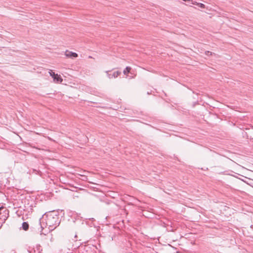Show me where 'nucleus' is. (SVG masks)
I'll return each instance as SVG.
<instances>
[{
  "label": "nucleus",
  "instance_id": "nucleus-5",
  "mask_svg": "<svg viewBox=\"0 0 253 253\" xmlns=\"http://www.w3.org/2000/svg\"><path fill=\"white\" fill-rule=\"evenodd\" d=\"M131 68L129 67H126L124 70V73L125 75H127L130 71Z\"/></svg>",
  "mask_w": 253,
  "mask_h": 253
},
{
  "label": "nucleus",
  "instance_id": "nucleus-11",
  "mask_svg": "<svg viewBox=\"0 0 253 253\" xmlns=\"http://www.w3.org/2000/svg\"><path fill=\"white\" fill-rule=\"evenodd\" d=\"M106 72L107 73L108 77H109V78L111 79L113 77H112V75L109 74V71H107Z\"/></svg>",
  "mask_w": 253,
  "mask_h": 253
},
{
  "label": "nucleus",
  "instance_id": "nucleus-9",
  "mask_svg": "<svg viewBox=\"0 0 253 253\" xmlns=\"http://www.w3.org/2000/svg\"><path fill=\"white\" fill-rule=\"evenodd\" d=\"M205 53L207 55L209 56L210 55H212V52L210 51H206Z\"/></svg>",
  "mask_w": 253,
  "mask_h": 253
},
{
  "label": "nucleus",
  "instance_id": "nucleus-12",
  "mask_svg": "<svg viewBox=\"0 0 253 253\" xmlns=\"http://www.w3.org/2000/svg\"><path fill=\"white\" fill-rule=\"evenodd\" d=\"M75 238H77V236L76 235L75 236Z\"/></svg>",
  "mask_w": 253,
  "mask_h": 253
},
{
  "label": "nucleus",
  "instance_id": "nucleus-13",
  "mask_svg": "<svg viewBox=\"0 0 253 253\" xmlns=\"http://www.w3.org/2000/svg\"><path fill=\"white\" fill-rule=\"evenodd\" d=\"M83 176H84V178H86V176H84V175H82Z\"/></svg>",
  "mask_w": 253,
  "mask_h": 253
},
{
  "label": "nucleus",
  "instance_id": "nucleus-2",
  "mask_svg": "<svg viewBox=\"0 0 253 253\" xmlns=\"http://www.w3.org/2000/svg\"><path fill=\"white\" fill-rule=\"evenodd\" d=\"M65 55L67 57L71 58H76L78 56L76 53L68 51H66Z\"/></svg>",
  "mask_w": 253,
  "mask_h": 253
},
{
  "label": "nucleus",
  "instance_id": "nucleus-6",
  "mask_svg": "<svg viewBox=\"0 0 253 253\" xmlns=\"http://www.w3.org/2000/svg\"><path fill=\"white\" fill-rule=\"evenodd\" d=\"M121 72L120 71H116L113 73L112 74V77L114 78H117L118 76H119L121 74Z\"/></svg>",
  "mask_w": 253,
  "mask_h": 253
},
{
  "label": "nucleus",
  "instance_id": "nucleus-10",
  "mask_svg": "<svg viewBox=\"0 0 253 253\" xmlns=\"http://www.w3.org/2000/svg\"><path fill=\"white\" fill-rule=\"evenodd\" d=\"M198 5L201 7V8H205V5L203 3H198Z\"/></svg>",
  "mask_w": 253,
  "mask_h": 253
},
{
  "label": "nucleus",
  "instance_id": "nucleus-1",
  "mask_svg": "<svg viewBox=\"0 0 253 253\" xmlns=\"http://www.w3.org/2000/svg\"><path fill=\"white\" fill-rule=\"evenodd\" d=\"M60 219L56 212L52 211L46 215V225L50 230L55 229L60 224Z\"/></svg>",
  "mask_w": 253,
  "mask_h": 253
},
{
  "label": "nucleus",
  "instance_id": "nucleus-4",
  "mask_svg": "<svg viewBox=\"0 0 253 253\" xmlns=\"http://www.w3.org/2000/svg\"><path fill=\"white\" fill-rule=\"evenodd\" d=\"M22 228L23 230L26 231L29 228V224L28 223V222H23L22 223Z\"/></svg>",
  "mask_w": 253,
  "mask_h": 253
},
{
  "label": "nucleus",
  "instance_id": "nucleus-8",
  "mask_svg": "<svg viewBox=\"0 0 253 253\" xmlns=\"http://www.w3.org/2000/svg\"><path fill=\"white\" fill-rule=\"evenodd\" d=\"M49 73H50V76H51L53 78H54V77H55V76H56V74H55V73H54V72H52V71H51L49 72Z\"/></svg>",
  "mask_w": 253,
  "mask_h": 253
},
{
  "label": "nucleus",
  "instance_id": "nucleus-7",
  "mask_svg": "<svg viewBox=\"0 0 253 253\" xmlns=\"http://www.w3.org/2000/svg\"><path fill=\"white\" fill-rule=\"evenodd\" d=\"M7 214H5L4 213H2L1 215H0V217H2V219H0L1 220L3 221V222L5 221V220L7 218V216H6Z\"/></svg>",
  "mask_w": 253,
  "mask_h": 253
},
{
  "label": "nucleus",
  "instance_id": "nucleus-3",
  "mask_svg": "<svg viewBox=\"0 0 253 253\" xmlns=\"http://www.w3.org/2000/svg\"><path fill=\"white\" fill-rule=\"evenodd\" d=\"M53 80L54 81H55L57 83H61L63 81L61 76L60 75H58V74L56 75V76L53 78Z\"/></svg>",
  "mask_w": 253,
  "mask_h": 253
}]
</instances>
